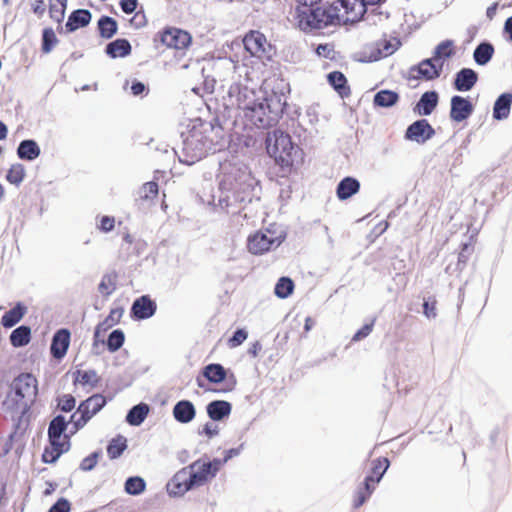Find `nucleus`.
<instances>
[{
  "instance_id": "1",
  "label": "nucleus",
  "mask_w": 512,
  "mask_h": 512,
  "mask_svg": "<svg viewBox=\"0 0 512 512\" xmlns=\"http://www.w3.org/2000/svg\"><path fill=\"white\" fill-rule=\"evenodd\" d=\"M219 195L217 202L213 196L212 204L226 213H237L240 206L250 203L258 197V181L251 175L248 167L242 163L224 162L220 164L218 175Z\"/></svg>"
},
{
  "instance_id": "2",
  "label": "nucleus",
  "mask_w": 512,
  "mask_h": 512,
  "mask_svg": "<svg viewBox=\"0 0 512 512\" xmlns=\"http://www.w3.org/2000/svg\"><path fill=\"white\" fill-rule=\"evenodd\" d=\"M213 129L211 124H200L194 125L187 132H182V144L174 149L179 161L186 165H193L209 152H216V144L207 136V132H212Z\"/></svg>"
},
{
  "instance_id": "3",
  "label": "nucleus",
  "mask_w": 512,
  "mask_h": 512,
  "mask_svg": "<svg viewBox=\"0 0 512 512\" xmlns=\"http://www.w3.org/2000/svg\"><path fill=\"white\" fill-rule=\"evenodd\" d=\"M287 105L284 92L272 91L263 98L244 106V117L258 128H267L276 124Z\"/></svg>"
},
{
  "instance_id": "4",
  "label": "nucleus",
  "mask_w": 512,
  "mask_h": 512,
  "mask_svg": "<svg viewBox=\"0 0 512 512\" xmlns=\"http://www.w3.org/2000/svg\"><path fill=\"white\" fill-rule=\"evenodd\" d=\"M37 394V379L31 373H22L12 381L10 391L2 401V407L10 412L21 409V415H25Z\"/></svg>"
},
{
  "instance_id": "5",
  "label": "nucleus",
  "mask_w": 512,
  "mask_h": 512,
  "mask_svg": "<svg viewBox=\"0 0 512 512\" xmlns=\"http://www.w3.org/2000/svg\"><path fill=\"white\" fill-rule=\"evenodd\" d=\"M214 477L215 474L210 469V465L196 460L174 475L168 483V492L173 496H182L195 487L203 486Z\"/></svg>"
},
{
  "instance_id": "6",
  "label": "nucleus",
  "mask_w": 512,
  "mask_h": 512,
  "mask_svg": "<svg viewBox=\"0 0 512 512\" xmlns=\"http://www.w3.org/2000/svg\"><path fill=\"white\" fill-rule=\"evenodd\" d=\"M237 64L228 57H219L206 60L202 66L204 88L207 92H214L216 88L224 89L235 81Z\"/></svg>"
},
{
  "instance_id": "7",
  "label": "nucleus",
  "mask_w": 512,
  "mask_h": 512,
  "mask_svg": "<svg viewBox=\"0 0 512 512\" xmlns=\"http://www.w3.org/2000/svg\"><path fill=\"white\" fill-rule=\"evenodd\" d=\"M266 150L270 157L281 167H290L294 163L297 147L289 134L281 130L269 132L265 140Z\"/></svg>"
},
{
  "instance_id": "8",
  "label": "nucleus",
  "mask_w": 512,
  "mask_h": 512,
  "mask_svg": "<svg viewBox=\"0 0 512 512\" xmlns=\"http://www.w3.org/2000/svg\"><path fill=\"white\" fill-rule=\"evenodd\" d=\"M106 403V398L99 393L81 401L77 410L70 417L73 428L71 433H76L83 428L94 415L103 409Z\"/></svg>"
},
{
  "instance_id": "9",
  "label": "nucleus",
  "mask_w": 512,
  "mask_h": 512,
  "mask_svg": "<svg viewBox=\"0 0 512 512\" xmlns=\"http://www.w3.org/2000/svg\"><path fill=\"white\" fill-rule=\"evenodd\" d=\"M286 238L285 232L278 235L268 229L266 232L258 231L248 237V250L252 254L261 255L268 252L273 247L280 246Z\"/></svg>"
},
{
  "instance_id": "10",
  "label": "nucleus",
  "mask_w": 512,
  "mask_h": 512,
  "mask_svg": "<svg viewBox=\"0 0 512 512\" xmlns=\"http://www.w3.org/2000/svg\"><path fill=\"white\" fill-rule=\"evenodd\" d=\"M243 44L247 52L258 58L270 59L274 54L273 46L267 41L266 36L256 30L245 35Z\"/></svg>"
},
{
  "instance_id": "11",
  "label": "nucleus",
  "mask_w": 512,
  "mask_h": 512,
  "mask_svg": "<svg viewBox=\"0 0 512 512\" xmlns=\"http://www.w3.org/2000/svg\"><path fill=\"white\" fill-rule=\"evenodd\" d=\"M160 41L168 48L184 50L190 46L192 36L185 30L169 27L160 33Z\"/></svg>"
},
{
  "instance_id": "12",
  "label": "nucleus",
  "mask_w": 512,
  "mask_h": 512,
  "mask_svg": "<svg viewBox=\"0 0 512 512\" xmlns=\"http://www.w3.org/2000/svg\"><path fill=\"white\" fill-rule=\"evenodd\" d=\"M435 135V129L431 126L427 119H419L410 124L404 138L418 144H424Z\"/></svg>"
},
{
  "instance_id": "13",
  "label": "nucleus",
  "mask_w": 512,
  "mask_h": 512,
  "mask_svg": "<svg viewBox=\"0 0 512 512\" xmlns=\"http://www.w3.org/2000/svg\"><path fill=\"white\" fill-rule=\"evenodd\" d=\"M307 12L305 14V24L311 29H322L331 25L334 21L335 15L323 7L306 6Z\"/></svg>"
},
{
  "instance_id": "14",
  "label": "nucleus",
  "mask_w": 512,
  "mask_h": 512,
  "mask_svg": "<svg viewBox=\"0 0 512 512\" xmlns=\"http://www.w3.org/2000/svg\"><path fill=\"white\" fill-rule=\"evenodd\" d=\"M474 112V105L469 98L454 95L450 99V119L460 123L467 120Z\"/></svg>"
},
{
  "instance_id": "15",
  "label": "nucleus",
  "mask_w": 512,
  "mask_h": 512,
  "mask_svg": "<svg viewBox=\"0 0 512 512\" xmlns=\"http://www.w3.org/2000/svg\"><path fill=\"white\" fill-rule=\"evenodd\" d=\"M156 310V302L149 295H142L133 301L130 316L134 320H145L154 316Z\"/></svg>"
},
{
  "instance_id": "16",
  "label": "nucleus",
  "mask_w": 512,
  "mask_h": 512,
  "mask_svg": "<svg viewBox=\"0 0 512 512\" xmlns=\"http://www.w3.org/2000/svg\"><path fill=\"white\" fill-rule=\"evenodd\" d=\"M443 70V61L434 60V57L422 60L418 65L411 67V72H417V79L434 80L440 77Z\"/></svg>"
},
{
  "instance_id": "17",
  "label": "nucleus",
  "mask_w": 512,
  "mask_h": 512,
  "mask_svg": "<svg viewBox=\"0 0 512 512\" xmlns=\"http://www.w3.org/2000/svg\"><path fill=\"white\" fill-rule=\"evenodd\" d=\"M71 333L67 328L57 330L51 340L50 353L56 360L65 357L70 345Z\"/></svg>"
},
{
  "instance_id": "18",
  "label": "nucleus",
  "mask_w": 512,
  "mask_h": 512,
  "mask_svg": "<svg viewBox=\"0 0 512 512\" xmlns=\"http://www.w3.org/2000/svg\"><path fill=\"white\" fill-rule=\"evenodd\" d=\"M172 415L176 422L188 424L196 417L195 405L187 399L179 400L173 406Z\"/></svg>"
},
{
  "instance_id": "19",
  "label": "nucleus",
  "mask_w": 512,
  "mask_h": 512,
  "mask_svg": "<svg viewBox=\"0 0 512 512\" xmlns=\"http://www.w3.org/2000/svg\"><path fill=\"white\" fill-rule=\"evenodd\" d=\"M439 103V94L435 90L424 92L416 105L413 112L420 116H429L433 113Z\"/></svg>"
},
{
  "instance_id": "20",
  "label": "nucleus",
  "mask_w": 512,
  "mask_h": 512,
  "mask_svg": "<svg viewBox=\"0 0 512 512\" xmlns=\"http://www.w3.org/2000/svg\"><path fill=\"white\" fill-rule=\"evenodd\" d=\"M478 81V73L471 68L460 69L454 77L453 87L459 92L470 91Z\"/></svg>"
},
{
  "instance_id": "21",
  "label": "nucleus",
  "mask_w": 512,
  "mask_h": 512,
  "mask_svg": "<svg viewBox=\"0 0 512 512\" xmlns=\"http://www.w3.org/2000/svg\"><path fill=\"white\" fill-rule=\"evenodd\" d=\"M69 424H71L70 420L67 421L61 414L55 416L50 421L48 426V439L51 446H60V443H66V440L61 441V436L66 431Z\"/></svg>"
},
{
  "instance_id": "22",
  "label": "nucleus",
  "mask_w": 512,
  "mask_h": 512,
  "mask_svg": "<svg viewBox=\"0 0 512 512\" xmlns=\"http://www.w3.org/2000/svg\"><path fill=\"white\" fill-rule=\"evenodd\" d=\"M253 94L247 86H242L237 82H232L228 86L227 96L231 105H237L238 108L244 110L245 105H249L251 102L247 101L249 95Z\"/></svg>"
},
{
  "instance_id": "23",
  "label": "nucleus",
  "mask_w": 512,
  "mask_h": 512,
  "mask_svg": "<svg viewBox=\"0 0 512 512\" xmlns=\"http://www.w3.org/2000/svg\"><path fill=\"white\" fill-rule=\"evenodd\" d=\"M232 411V404L226 400H213L206 405L208 417L213 422H220L228 418Z\"/></svg>"
},
{
  "instance_id": "24",
  "label": "nucleus",
  "mask_w": 512,
  "mask_h": 512,
  "mask_svg": "<svg viewBox=\"0 0 512 512\" xmlns=\"http://www.w3.org/2000/svg\"><path fill=\"white\" fill-rule=\"evenodd\" d=\"M92 19V13L88 9H76L71 12L65 24L68 33L88 26Z\"/></svg>"
},
{
  "instance_id": "25",
  "label": "nucleus",
  "mask_w": 512,
  "mask_h": 512,
  "mask_svg": "<svg viewBox=\"0 0 512 512\" xmlns=\"http://www.w3.org/2000/svg\"><path fill=\"white\" fill-rule=\"evenodd\" d=\"M360 182L352 176H346L339 181L336 187V196L339 200L345 201L357 194L360 190Z\"/></svg>"
},
{
  "instance_id": "26",
  "label": "nucleus",
  "mask_w": 512,
  "mask_h": 512,
  "mask_svg": "<svg viewBox=\"0 0 512 512\" xmlns=\"http://www.w3.org/2000/svg\"><path fill=\"white\" fill-rule=\"evenodd\" d=\"M512 105V93L504 92L498 96L493 106V118L501 121L507 119Z\"/></svg>"
},
{
  "instance_id": "27",
  "label": "nucleus",
  "mask_w": 512,
  "mask_h": 512,
  "mask_svg": "<svg viewBox=\"0 0 512 512\" xmlns=\"http://www.w3.org/2000/svg\"><path fill=\"white\" fill-rule=\"evenodd\" d=\"M40 154V146L33 139H24L17 147V156L21 160L33 161L38 158Z\"/></svg>"
},
{
  "instance_id": "28",
  "label": "nucleus",
  "mask_w": 512,
  "mask_h": 512,
  "mask_svg": "<svg viewBox=\"0 0 512 512\" xmlns=\"http://www.w3.org/2000/svg\"><path fill=\"white\" fill-rule=\"evenodd\" d=\"M327 81L341 98L348 97L351 93L346 76L340 71H332L327 74Z\"/></svg>"
},
{
  "instance_id": "29",
  "label": "nucleus",
  "mask_w": 512,
  "mask_h": 512,
  "mask_svg": "<svg viewBox=\"0 0 512 512\" xmlns=\"http://www.w3.org/2000/svg\"><path fill=\"white\" fill-rule=\"evenodd\" d=\"M132 47L130 42L124 38H118L109 42L105 47L106 54L115 59L119 57H126L131 53Z\"/></svg>"
},
{
  "instance_id": "30",
  "label": "nucleus",
  "mask_w": 512,
  "mask_h": 512,
  "mask_svg": "<svg viewBox=\"0 0 512 512\" xmlns=\"http://www.w3.org/2000/svg\"><path fill=\"white\" fill-rule=\"evenodd\" d=\"M124 309L122 307H117L114 309H111L109 315L106 317V319L99 323L94 331V342H93V348H96L98 346L97 338L100 336L101 330H106L109 327H112L113 325H116L119 323L121 317L123 316Z\"/></svg>"
},
{
  "instance_id": "31",
  "label": "nucleus",
  "mask_w": 512,
  "mask_h": 512,
  "mask_svg": "<svg viewBox=\"0 0 512 512\" xmlns=\"http://www.w3.org/2000/svg\"><path fill=\"white\" fill-rule=\"evenodd\" d=\"M27 308L21 302L16 303V305L7 311L1 318V325L4 328H12L14 327L20 320L24 317Z\"/></svg>"
},
{
  "instance_id": "32",
  "label": "nucleus",
  "mask_w": 512,
  "mask_h": 512,
  "mask_svg": "<svg viewBox=\"0 0 512 512\" xmlns=\"http://www.w3.org/2000/svg\"><path fill=\"white\" fill-rule=\"evenodd\" d=\"M150 411V407L146 403H139L134 405L126 415V422L131 426H140L144 420L146 419L148 413Z\"/></svg>"
},
{
  "instance_id": "33",
  "label": "nucleus",
  "mask_w": 512,
  "mask_h": 512,
  "mask_svg": "<svg viewBox=\"0 0 512 512\" xmlns=\"http://www.w3.org/2000/svg\"><path fill=\"white\" fill-rule=\"evenodd\" d=\"M399 94L396 91L383 89L378 91L373 97L375 107L390 108L399 101Z\"/></svg>"
},
{
  "instance_id": "34",
  "label": "nucleus",
  "mask_w": 512,
  "mask_h": 512,
  "mask_svg": "<svg viewBox=\"0 0 512 512\" xmlns=\"http://www.w3.org/2000/svg\"><path fill=\"white\" fill-rule=\"evenodd\" d=\"M494 46L487 41L478 44L473 52V58L476 64L480 66L486 65L493 57Z\"/></svg>"
},
{
  "instance_id": "35",
  "label": "nucleus",
  "mask_w": 512,
  "mask_h": 512,
  "mask_svg": "<svg viewBox=\"0 0 512 512\" xmlns=\"http://www.w3.org/2000/svg\"><path fill=\"white\" fill-rule=\"evenodd\" d=\"M97 28L102 38L111 39L117 33L118 24L114 18L103 15L97 22Z\"/></svg>"
},
{
  "instance_id": "36",
  "label": "nucleus",
  "mask_w": 512,
  "mask_h": 512,
  "mask_svg": "<svg viewBox=\"0 0 512 512\" xmlns=\"http://www.w3.org/2000/svg\"><path fill=\"white\" fill-rule=\"evenodd\" d=\"M10 343L15 348L26 346L31 340V328L21 325L15 328L10 334Z\"/></svg>"
},
{
  "instance_id": "37",
  "label": "nucleus",
  "mask_w": 512,
  "mask_h": 512,
  "mask_svg": "<svg viewBox=\"0 0 512 512\" xmlns=\"http://www.w3.org/2000/svg\"><path fill=\"white\" fill-rule=\"evenodd\" d=\"M203 376L211 383L218 384L226 379V369L219 363H211L203 368Z\"/></svg>"
},
{
  "instance_id": "38",
  "label": "nucleus",
  "mask_w": 512,
  "mask_h": 512,
  "mask_svg": "<svg viewBox=\"0 0 512 512\" xmlns=\"http://www.w3.org/2000/svg\"><path fill=\"white\" fill-rule=\"evenodd\" d=\"M66 443H60V446H51V449L46 448L42 454V461L47 464L55 463L59 457L67 452L70 448L69 436L65 435Z\"/></svg>"
},
{
  "instance_id": "39",
  "label": "nucleus",
  "mask_w": 512,
  "mask_h": 512,
  "mask_svg": "<svg viewBox=\"0 0 512 512\" xmlns=\"http://www.w3.org/2000/svg\"><path fill=\"white\" fill-rule=\"evenodd\" d=\"M127 448V439L122 435L112 438L107 445V454L110 459L119 458Z\"/></svg>"
},
{
  "instance_id": "40",
  "label": "nucleus",
  "mask_w": 512,
  "mask_h": 512,
  "mask_svg": "<svg viewBox=\"0 0 512 512\" xmlns=\"http://www.w3.org/2000/svg\"><path fill=\"white\" fill-rule=\"evenodd\" d=\"M454 41L447 39L440 42L434 49L433 57L434 60L444 62L446 59L451 58L454 55Z\"/></svg>"
},
{
  "instance_id": "41",
  "label": "nucleus",
  "mask_w": 512,
  "mask_h": 512,
  "mask_svg": "<svg viewBox=\"0 0 512 512\" xmlns=\"http://www.w3.org/2000/svg\"><path fill=\"white\" fill-rule=\"evenodd\" d=\"M294 282L291 278L282 276L278 279L274 293L280 299L288 298L294 291Z\"/></svg>"
},
{
  "instance_id": "42",
  "label": "nucleus",
  "mask_w": 512,
  "mask_h": 512,
  "mask_svg": "<svg viewBox=\"0 0 512 512\" xmlns=\"http://www.w3.org/2000/svg\"><path fill=\"white\" fill-rule=\"evenodd\" d=\"M146 488L145 480L140 476L128 477L124 484L125 492L129 495L137 496L144 492Z\"/></svg>"
},
{
  "instance_id": "43",
  "label": "nucleus",
  "mask_w": 512,
  "mask_h": 512,
  "mask_svg": "<svg viewBox=\"0 0 512 512\" xmlns=\"http://www.w3.org/2000/svg\"><path fill=\"white\" fill-rule=\"evenodd\" d=\"M66 6L67 0H50V18L57 23H61L65 16Z\"/></svg>"
},
{
  "instance_id": "44",
  "label": "nucleus",
  "mask_w": 512,
  "mask_h": 512,
  "mask_svg": "<svg viewBox=\"0 0 512 512\" xmlns=\"http://www.w3.org/2000/svg\"><path fill=\"white\" fill-rule=\"evenodd\" d=\"M125 334L121 329L113 330L106 340V346L109 352L118 351L124 344Z\"/></svg>"
},
{
  "instance_id": "45",
  "label": "nucleus",
  "mask_w": 512,
  "mask_h": 512,
  "mask_svg": "<svg viewBox=\"0 0 512 512\" xmlns=\"http://www.w3.org/2000/svg\"><path fill=\"white\" fill-rule=\"evenodd\" d=\"M74 376L75 382H78L82 385H90L95 387L99 382V378L95 370H77L74 373Z\"/></svg>"
},
{
  "instance_id": "46",
  "label": "nucleus",
  "mask_w": 512,
  "mask_h": 512,
  "mask_svg": "<svg viewBox=\"0 0 512 512\" xmlns=\"http://www.w3.org/2000/svg\"><path fill=\"white\" fill-rule=\"evenodd\" d=\"M390 466V461L386 457L377 458L372 462V474L376 483H379Z\"/></svg>"
},
{
  "instance_id": "47",
  "label": "nucleus",
  "mask_w": 512,
  "mask_h": 512,
  "mask_svg": "<svg viewBox=\"0 0 512 512\" xmlns=\"http://www.w3.org/2000/svg\"><path fill=\"white\" fill-rule=\"evenodd\" d=\"M24 177L25 167L20 163L13 164L6 175L7 181L16 186L20 185V183L24 180Z\"/></svg>"
},
{
  "instance_id": "48",
  "label": "nucleus",
  "mask_w": 512,
  "mask_h": 512,
  "mask_svg": "<svg viewBox=\"0 0 512 512\" xmlns=\"http://www.w3.org/2000/svg\"><path fill=\"white\" fill-rule=\"evenodd\" d=\"M58 39L52 28H44L42 31V51L43 53H50L54 46L57 44Z\"/></svg>"
},
{
  "instance_id": "49",
  "label": "nucleus",
  "mask_w": 512,
  "mask_h": 512,
  "mask_svg": "<svg viewBox=\"0 0 512 512\" xmlns=\"http://www.w3.org/2000/svg\"><path fill=\"white\" fill-rule=\"evenodd\" d=\"M159 192L158 184L154 181L146 182L139 190L138 195L141 200H152Z\"/></svg>"
},
{
  "instance_id": "50",
  "label": "nucleus",
  "mask_w": 512,
  "mask_h": 512,
  "mask_svg": "<svg viewBox=\"0 0 512 512\" xmlns=\"http://www.w3.org/2000/svg\"><path fill=\"white\" fill-rule=\"evenodd\" d=\"M114 290L115 282L113 277L109 274L104 275L98 285V291L104 296H110Z\"/></svg>"
},
{
  "instance_id": "51",
  "label": "nucleus",
  "mask_w": 512,
  "mask_h": 512,
  "mask_svg": "<svg viewBox=\"0 0 512 512\" xmlns=\"http://www.w3.org/2000/svg\"><path fill=\"white\" fill-rule=\"evenodd\" d=\"M102 452L100 450L92 452L90 455L85 457L80 463V470L82 471H91L95 468L98 462V458Z\"/></svg>"
},
{
  "instance_id": "52",
  "label": "nucleus",
  "mask_w": 512,
  "mask_h": 512,
  "mask_svg": "<svg viewBox=\"0 0 512 512\" xmlns=\"http://www.w3.org/2000/svg\"><path fill=\"white\" fill-rule=\"evenodd\" d=\"M76 406V399L71 394H64L58 399V407L62 412H70Z\"/></svg>"
},
{
  "instance_id": "53",
  "label": "nucleus",
  "mask_w": 512,
  "mask_h": 512,
  "mask_svg": "<svg viewBox=\"0 0 512 512\" xmlns=\"http://www.w3.org/2000/svg\"><path fill=\"white\" fill-rule=\"evenodd\" d=\"M248 337V332L243 328H238L234 331L233 335L229 338L228 344L231 348L241 345Z\"/></svg>"
},
{
  "instance_id": "54",
  "label": "nucleus",
  "mask_w": 512,
  "mask_h": 512,
  "mask_svg": "<svg viewBox=\"0 0 512 512\" xmlns=\"http://www.w3.org/2000/svg\"><path fill=\"white\" fill-rule=\"evenodd\" d=\"M375 319H372L370 323L364 324L352 337L353 342H358L367 336L370 335V333L373 330Z\"/></svg>"
},
{
  "instance_id": "55",
  "label": "nucleus",
  "mask_w": 512,
  "mask_h": 512,
  "mask_svg": "<svg viewBox=\"0 0 512 512\" xmlns=\"http://www.w3.org/2000/svg\"><path fill=\"white\" fill-rule=\"evenodd\" d=\"M423 314L428 319H434L437 316L436 312V300L434 298H428L423 303Z\"/></svg>"
},
{
  "instance_id": "56",
  "label": "nucleus",
  "mask_w": 512,
  "mask_h": 512,
  "mask_svg": "<svg viewBox=\"0 0 512 512\" xmlns=\"http://www.w3.org/2000/svg\"><path fill=\"white\" fill-rule=\"evenodd\" d=\"M219 431H220L219 426L212 421V422H206L203 425L202 430L199 431L198 433L200 435L204 434L209 439H212L213 437H215L219 434Z\"/></svg>"
},
{
  "instance_id": "57",
  "label": "nucleus",
  "mask_w": 512,
  "mask_h": 512,
  "mask_svg": "<svg viewBox=\"0 0 512 512\" xmlns=\"http://www.w3.org/2000/svg\"><path fill=\"white\" fill-rule=\"evenodd\" d=\"M70 502L66 498L58 499L48 510V512H69Z\"/></svg>"
},
{
  "instance_id": "58",
  "label": "nucleus",
  "mask_w": 512,
  "mask_h": 512,
  "mask_svg": "<svg viewBox=\"0 0 512 512\" xmlns=\"http://www.w3.org/2000/svg\"><path fill=\"white\" fill-rule=\"evenodd\" d=\"M120 8L125 14H132L138 6V0H120Z\"/></svg>"
},
{
  "instance_id": "59",
  "label": "nucleus",
  "mask_w": 512,
  "mask_h": 512,
  "mask_svg": "<svg viewBox=\"0 0 512 512\" xmlns=\"http://www.w3.org/2000/svg\"><path fill=\"white\" fill-rule=\"evenodd\" d=\"M368 492L363 491L361 488H358L356 491V497L353 502V507L358 509L361 507L370 497Z\"/></svg>"
},
{
  "instance_id": "60",
  "label": "nucleus",
  "mask_w": 512,
  "mask_h": 512,
  "mask_svg": "<svg viewBox=\"0 0 512 512\" xmlns=\"http://www.w3.org/2000/svg\"><path fill=\"white\" fill-rule=\"evenodd\" d=\"M115 224V219L110 216H103L100 221V230L103 232H110L113 230Z\"/></svg>"
},
{
  "instance_id": "61",
  "label": "nucleus",
  "mask_w": 512,
  "mask_h": 512,
  "mask_svg": "<svg viewBox=\"0 0 512 512\" xmlns=\"http://www.w3.org/2000/svg\"><path fill=\"white\" fill-rule=\"evenodd\" d=\"M375 483H376V481L374 479V476L367 475L364 479L363 484L359 488H361L365 492H368L369 495H371L373 493V491L375 490Z\"/></svg>"
},
{
  "instance_id": "62",
  "label": "nucleus",
  "mask_w": 512,
  "mask_h": 512,
  "mask_svg": "<svg viewBox=\"0 0 512 512\" xmlns=\"http://www.w3.org/2000/svg\"><path fill=\"white\" fill-rule=\"evenodd\" d=\"M243 449H244V443H241L236 448H231V449L226 450L225 456L223 458V462H228L230 459L239 456Z\"/></svg>"
},
{
  "instance_id": "63",
  "label": "nucleus",
  "mask_w": 512,
  "mask_h": 512,
  "mask_svg": "<svg viewBox=\"0 0 512 512\" xmlns=\"http://www.w3.org/2000/svg\"><path fill=\"white\" fill-rule=\"evenodd\" d=\"M147 91L146 85L138 80H134L131 85V93L134 96L143 95Z\"/></svg>"
},
{
  "instance_id": "64",
  "label": "nucleus",
  "mask_w": 512,
  "mask_h": 512,
  "mask_svg": "<svg viewBox=\"0 0 512 512\" xmlns=\"http://www.w3.org/2000/svg\"><path fill=\"white\" fill-rule=\"evenodd\" d=\"M333 52L332 48L328 44H320L316 48V53L319 56H323L325 58H330V54Z\"/></svg>"
}]
</instances>
